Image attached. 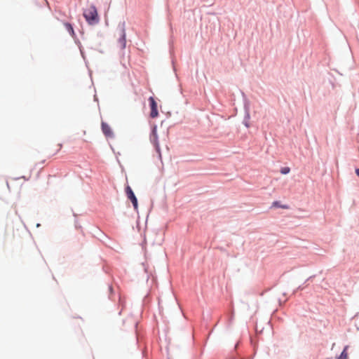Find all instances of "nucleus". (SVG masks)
Listing matches in <instances>:
<instances>
[{
    "instance_id": "ddd939ff",
    "label": "nucleus",
    "mask_w": 359,
    "mask_h": 359,
    "mask_svg": "<svg viewBox=\"0 0 359 359\" xmlns=\"http://www.w3.org/2000/svg\"><path fill=\"white\" fill-rule=\"evenodd\" d=\"M75 39V43L78 45L79 48V50H80V52H81V54L82 55V57L84 58V52H83V47H82V45L81 43V42L79 41V40L76 38H74Z\"/></svg>"
},
{
    "instance_id": "6e6552de",
    "label": "nucleus",
    "mask_w": 359,
    "mask_h": 359,
    "mask_svg": "<svg viewBox=\"0 0 359 359\" xmlns=\"http://www.w3.org/2000/svg\"><path fill=\"white\" fill-rule=\"evenodd\" d=\"M64 25L66 28V30L69 34V35L71 36H72L73 38H76V33L74 32V25L71 22H65L64 23Z\"/></svg>"
},
{
    "instance_id": "f03ea898",
    "label": "nucleus",
    "mask_w": 359,
    "mask_h": 359,
    "mask_svg": "<svg viewBox=\"0 0 359 359\" xmlns=\"http://www.w3.org/2000/svg\"><path fill=\"white\" fill-rule=\"evenodd\" d=\"M125 193L127 198L132 203L134 210L138 213V200L132 188L127 184L125 187Z\"/></svg>"
},
{
    "instance_id": "a211bd4d",
    "label": "nucleus",
    "mask_w": 359,
    "mask_h": 359,
    "mask_svg": "<svg viewBox=\"0 0 359 359\" xmlns=\"http://www.w3.org/2000/svg\"><path fill=\"white\" fill-rule=\"evenodd\" d=\"M316 276L315 275H313V276H309L305 281H304V283H306V282L309 281V280H311Z\"/></svg>"
},
{
    "instance_id": "20e7f679",
    "label": "nucleus",
    "mask_w": 359,
    "mask_h": 359,
    "mask_svg": "<svg viewBox=\"0 0 359 359\" xmlns=\"http://www.w3.org/2000/svg\"><path fill=\"white\" fill-rule=\"evenodd\" d=\"M118 28L120 29V36L118 39L120 48L123 50L126 46V34L125 29V22H120L118 24Z\"/></svg>"
},
{
    "instance_id": "2eb2a0df",
    "label": "nucleus",
    "mask_w": 359,
    "mask_h": 359,
    "mask_svg": "<svg viewBox=\"0 0 359 359\" xmlns=\"http://www.w3.org/2000/svg\"><path fill=\"white\" fill-rule=\"evenodd\" d=\"M304 285L305 283H303L302 285H299L295 290H293L292 295H294L299 290H303L305 287Z\"/></svg>"
},
{
    "instance_id": "4468645a",
    "label": "nucleus",
    "mask_w": 359,
    "mask_h": 359,
    "mask_svg": "<svg viewBox=\"0 0 359 359\" xmlns=\"http://www.w3.org/2000/svg\"><path fill=\"white\" fill-rule=\"evenodd\" d=\"M290 167H287V166H285V167H283L280 168V172L282 174V175H287L290 173Z\"/></svg>"
},
{
    "instance_id": "39448f33",
    "label": "nucleus",
    "mask_w": 359,
    "mask_h": 359,
    "mask_svg": "<svg viewBox=\"0 0 359 359\" xmlns=\"http://www.w3.org/2000/svg\"><path fill=\"white\" fill-rule=\"evenodd\" d=\"M101 130H102V133L107 138L113 139L115 137V135H114L111 128L107 123H106L104 121H102Z\"/></svg>"
},
{
    "instance_id": "9b49d317",
    "label": "nucleus",
    "mask_w": 359,
    "mask_h": 359,
    "mask_svg": "<svg viewBox=\"0 0 359 359\" xmlns=\"http://www.w3.org/2000/svg\"><path fill=\"white\" fill-rule=\"evenodd\" d=\"M241 94L242 99H243V107H250V101L247 97V95H245V93L243 90H241Z\"/></svg>"
},
{
    "instance_id": "0eeeda50",
    "label": "nucleus",
    "mask_w": 359,
    "mask_h": 359,
    "mask_svg": "<svg viewBox=\"0 0 359 359\" xmlns=\"http://www.w3.org/2000/svg\"><path fill=\"white\" fill-rule=\"evenodd\" d=\"M243 110H244V117H243V124L245 126V127H246L247 128H248L250 127V107H243Z\"/></svg>"
},
{
    "instance_id": "7ed1b4c3",
    "label": "nucleus",
    "mask_w": 359,
    "mask_h": 359,
    "mask_svg": "<svg viewBox=\"0 0 359 359\" xmlns=\"http://www.w3.org/2000/svg\"><path fill=\"white\" fill-rule=\"evenodd\" d=\"M148 101L150 108L149 117L151 118H156L159 115L157 102L153 96H150Z\"/></svg>"
},
{
    "instance_id": "f3484780",
    "label": "nucleus",
    "mask_w": 359,
    "mask_h": 359,
    "mask_svg": "<svg viewBox=\"0 0 359 359\" xmlns=\"http://www.w3.org/2000/svg\"><path fill=\"white\" fill-rule=\"evenodd\" d=\"M108 289H109V291L110 294L114 293V289H113V287H112L111 285H108Z\"/></svg>"
},
{
    "instance_id": "6ab92c4d",
    "label": "nucleus",
    "mask_w": 359,
    "mask_h": 359,
    "mask_svg": "<svg viewBox=\"0 0 359 359\" xmlns=\"http://www.w3.org/2000/svg\"><path fill=\"white\" fill-rule=\"evenodd\" d=\"M287 299H285V300L283 302V301L281 300V299H278L279 304H280V306H281V305H283V304H285V302H287Z\"/></svg>"
},
{
    "instance_id": "1a4fd4ad",
    "label": "nucleus",
    "mask_w": 359,
    "mask_h": 359,
    "mask_svg": "<svg viewBox=\"0 0 359 359\" xmlns=\"http://www.w3.org/2000/svg\"><path fill=\"white\" fill-rule=\"evenodd\" d=\"M271 208H281V209H284V210H287V209L290 208V205H287V204H282L280 201H274L272 203V204L271 205Z\"/></svg>"
},
{
    "instance_id": "aec40b11",
    "label": "nucleus",
    "mask_w": 359,
    "mask_h": 359,
    "mask_svg": "<svg viewBox=\"0 0 359 359\" xmlns=\"http://www.w3.org/2000/svg\"><path fill=\"white\" fill-rule=\"evenodd\" d=\"M355 172L358 177H359V168H356L355 170Z\"/></svg>"
},
{
    "instance_id": "412c9836",
    "label": "nucleus",
    "mask_w": 359,
    "mask_h": 359,
    "mask_svg": "<svg viewBox=\"0 0 359 359\" xmlns=\"http://www.w3.org/2000/svg\"><path fill=\"white\" fill-rule=\"evenodd\" d=\"M36 227H39L41 226V224L40 223H37L36 225Z\"/></svg>"
},
{
    "instance_id": "dca6fc26",
    "label": "nucleus",
    "mask_w": 359,
    "mask_h": 359,
    "mask_svg": "<svg viewBox=\"0 0 359 359\" xmlns=\"http://www.w3.org/2000/svg\"><path fill=\"white\" fill-rule=\"evenodd\" d=\"M73 216L75 217V220H74V225H75V227L76 229L78 228H81V225L79 224V222H78V219H77V214H76L73 210Z\"/></svg>"
},
{
    "instance_id": "423d86ee",
    "label": "nucleus",
    "mask_w": 359,
    "mask_h": 359,
    "mask_svg": "<svg viewBox=\"0 0 359 359\" xmlns=\"http://www.w3.org/2000/svg\"><path fill=\"white\" fill-rule=\"evenodd\" d=\"M149 140L152 144L159 143L156 125H154L151 127V133L149 135Z\"/></svg>"
},
{
    "instance_id": "f257e3e1",
    "label": "nucleus",
    "mask_w": 359,
    "mask_h": 359,
    "mask_svg": "<svg viewBox=\"0 0 359 359\" xmlns=\"http://www.w3.org/2000/svg\"><path fill=\"white\" fill-rule=\"evenodd\" d=\"M83 16L88 25H95L100 20L97 8L95 4H92L89 8L83 10Z\"/></svg>"
},
{
    "instance_id": "4be33fe9",
    "label": "nucleus",
    "mask_w": 359,
    "mask_h": 359,
    "mask_svg": "<svg viewBox=\"0 0 359 359\" xmlns=\"http://www.w3.org/2000/svg\"><path fill=\"white\" fill-rule=\"evenodd\" d=\"M283 296H286V292H283Z\"/></svg>"
},
{
    "instance_id": "f8f14e48",
    "label": "nucleus",
    "mask_w": 359,
    "mask_h": 359,
    "mask_svg": "<svg viewBox=\"0 0 359 359\" xmlns=\"http://www.w3.org/2000/svg\"><path fill=\"white\" fill-rule=\"evenodd\" d=\"M156 152L158 154V157L159 159H161V151L159 143L153 144Z\"/></svg>"
},
{
    "instance_id": "9d476101",
    "label": "nucleus",
    "mask_w": 359,
    "mask_h": 359,
    "mask_svg": "<svg viewBox=\"0 0 359 359\" xmlns=\"http://www.w3.org/2000/svg\"><path fill=\"white\" fill-rule=\"evenodd\" d=\"M348 346H345L342 350V351L341 352V353L337 356V359H348V353H347V350H348Z\"/></svg>"
}]
</instances>
